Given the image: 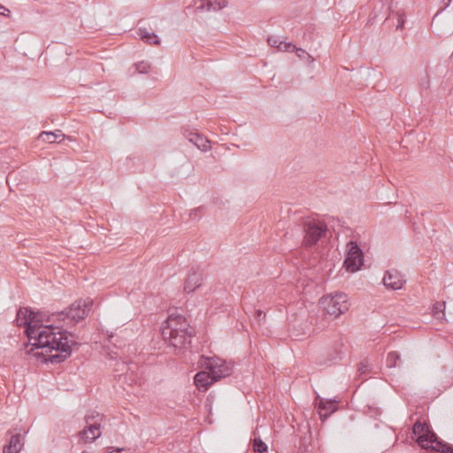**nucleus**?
<instances>
[{"instance_id": "nucleus-8", "label": "nucleus", "mask_w": 453, "mask_h": 453, "mask_svg": "<svg viewBox=\"0 0 453 453\" xmlns=\"http://www.w3.org/2000/svg\"><path fill=\"white\" fill-rule=\"evenodd\" d=\"M202 365L211 374L212 380L218 381L232 373L233 367L218 357H203Z\"/></svg>"}, {"instance_id": "nucleus-10", "label": "nucleus", "mask_w": 453, "mask_h": 453, "mask_svg": "<svg viewBox=\"0 0 453 453\" xmlns=\"http://www.w3.org/2000/svg\"><path fill=\"white\" fill-rule=\"evenodd\" d=\"M404 282L403 276L396 270L387 271L383 278L385 287L393 290L401 289Z\"/></svg>"}, {"instance_id": "nucleus-34", "label": "nucleus", "mask_w": 453, "mask_h": 453, "mask_svg": "<svg viewBox=\"0 0 453 453\" xmlns=\"http://www.w3.org/2000/svg\"><path fill=\"white\" fill-rule=\"evenodd\" d=\"M257 316H258V317H260V316L262 315L263 311H260V310H257Z\"/></svg>"}, {"instance_id": "nucleus-15", "label": "nucleus", "mask_w": 453, "mask_h": 453, "mask_svg": "<svg viewBox=\"0 0 453 453\" xmlns=\"http://www.w3.org/2000/svg\"><path fill=\"white\" fill-rule=\"evenodd\" d=\"M319 413L320 418H326L330 414L337 410V402L333 400L319 399L318 403Z\"/></svg>"}, {"instance_id": "nucleus-1", "label": "nucleus", "mask_w": 453, "mask_h": 453, "mask_svg": "<svg viewBox=\"0 0 453 453\" xmlns=\"http://www.w3.org/2000/svg\"><path fill=\"white\" fill-rule=\"evenodd\" d=\"M31 324L27 328L29 344L32 346L28 354L35 357L47 356L45 361L52 364L64 362L72 354V348L77 345L72 333L62 330L63 325L43 326L44 315L41 312H31Z\"/></svg>"}, {"instance_id": "nucleus-13", "label": "nucleus", "mask_w": 453, "mask_h": 453, "mask_svg": "<svg viewBox=\"0 0 453 453\" xmlns=\"http://www.w3.org/2000/svg\"><path fill=\"white\" fill-rule=\"evenodd\" d=\"M215 382L210 372L202 371L194 377V383L200 391H206L208 388Z\"/></svg>"}, {"instance_id": "nucleus-7", "label": "nucleus", "mask_w": 453, "mask_h": 453, "mask_svg": "<svg viewBox=\"0 0 453 453\" xmlns=\"http://www.w3.org/2000/svg\"><path fill=\"white\" fill-rule=\"evenodd\" d=\"M303 230L304 233L303 245L311 247L315 245L326 234V225L316 219H309L303 222Z\"/></svg>"}, {"instance_id": "nucleus-27", "label": "nucleus", "mask_w": 453, "mask_h": 453, "mask_svg": "<svg viewBox=\"0 0 453 453\" xmlns=\"http://www.w3.org/2000/svg\"><path fill=\"white\" fill-rule=\"evenodd\" d=\"M295 52L296 53L297 57L300 58H304L306 57L308 58H311L308 52L306 50H304L302 48H297L296 47L295 49Z\"/></svg>"}, {"instance_id": "nucleus-3", "label": "nucleus", "mask_w": 453, "mask_h": 453, "mask_svg": "<svg viewBox=\"0 0 453 453\" xmlns=\"http://www.w3.org/2000/svg\"><path fill=\"white\" fill-rule=\"evenodd\" d=\"M412 432L422 449L431 452L453 453V446L441 440L428 425L418 420L413 425Z\"/></svg>"}, {"instance_id": "nucleus-9", "label": "nucleus", "mask_w": 453, "mask_h": 453, "mask_svg": "<svg viewBox=\"0 0 453 453\" xmlns=\"http://www.w3.org/2000/svg\"><path fill=\"white\" fill-rule=\"evenodd\" d=\"M344 265L348 271L357 272L363 265V252L357 242H349L347 243V254Z\"/></svg>"}, {"instance_id": "nucleus-18", "label": "nucleus", "mask_w": 453, "mask_h": 453, "mask_svg": "<svg viewBox=\"0 0 453 453\" xmlns=\"http://www.w3.org/2000/svg\"><path fill=\"white\" fill-rule=\"evenodd\" d=\"M137 35L140 36V38L149 43V44H154V45H159L160 40L158 36L155 33H150L146 28L140 27L137 31Z\"/></svg>"}, {"instance_id": "nucleus-17", "label": "nucleus", "mask_w": 453, "mask_h": 453, "mask_svg": "<svg viewBox=\"0 0 453 453\" xmlns=\"http://www.w3.org/2000/svg\"><path fill=\"white\" fill-rule=\"evenodd\" d=\"M31 312L29 308H20L17 312L16 322L19 326H24L26 329L31 324Z\"/></svg>"}, {"instance_id": "nucleus-26", "label": "nucleus", "mask_w": 453, "mask_h": 453, "mask_svg": "<svg viewBox=\"0 0 453 453\" xmlns=\"http://www.w3.org/2000/svg\"><path fill=\"white\" fill-rule=\"evenodd\" d=\"M267 42L270 46L279 49V44L281 42V41H280V39L276 36H269L267 38Z\"/></svg>"}, {"instance_id": "nucleus-24", "label": "nucleus", "mask_w": 453, "mask_h": 453, "mask_svg": "<svg viewBox=\"0 0 453 453\" xmlns=\"http://www.w3.org/2000/svg\"><path fill=\"white\" fill-rule=\"evenodd\" d=\"M135 67L140 73H148L150 70V65L147 61H141L135 64Z\"/></svg>"}, {"instance_id": "nucleus-19", "label": "nucleus", "mask_w": 453, "mask_h": 453, "mask_svg": "<svg viewBox=\"0 0 453 453\" xmlns=\"http://www.w3.org/2000/svg\"><path fill=\"white\" fill-rule=\"evenodd\" d=\"M65 134L60 130H56L55 132H42L39 135V138L45 142L53 143L56 142L58 139L61 141L64 139Z\"/></svg>"}, {"instance_id": "nucleus-4", "label": "nucleus", "mask_w": 453, "mask_h": 453, "mask_svg": "<svg viewBox=\"0 0 453 453\" xmlns=\"http://www.w3.org/2000/svg\"><path fill=\"white\" fill-rule=\"evenodd\" d=\"M92 303L93 301L88 298L86 300H76L65 310L52 312L48 317L47 321L53 323L63 322L66 326L75 325L88 316Z\"/></svg>"}, {"instance_id": "nucleus-5", "label": "nucleus", "mask_w": 453, "mask_h": 453, "mask_svg": "<svg viewBox=\"0 0 453 453\" xmlns=\"http://www.w3.org/2000/svg\"><path fill=\"white\" fill-rule=\"evenodd\" d=\"M324 311L334 318L345 313L349 310L347 295L342 292L331 294L320 299Z\"/></svg>"}, {"instance_id": "nucleus-30", "label": "nucleus", "mask_w": 453, "mask_h": 453, "mask_svg": "<svg viewBox=\"0 0 453 453\" xmlns=\"http://www.w3.org/2000/svg\"><path fill=\"white\" fill-rule=\"evenodd\" d=\"M127 453V451L124 448H118L111 451H109L108 453Z\"/></svg>"}, {"instance_id": "nucleus-22", "label": "nucleus", "mask_w": 453, "mask_h": 453, "mask_svg": "<svg viewBox=\"0 0 453 453\" xmlns=\"http://www.w3.org/2000/svg\"><path fill=\"white\" fill-rule=\"evenodd\" d=\"M398 361H400V354L397 351H390L386 358V365L388 368L396 367Z\"/></svg>"}, {"instance_id": "nucleus-23", "label": "nucleus", "mask_w": 453, "mask_h": 453, "mask_svg": "<svg viewBox=\"0 0 453 453\" xmlns=\"http://www.w3.org/2000/svg\"><path fill=\"white\" fill-rule=\"evenodd\" d=\"M444 308H445V302L443 303H435L433 306V313L434 316H436L438 319H441L440 314L441 313L442 316H444Z\"/></svg>"}, {"instance_id": "nucleus-29", "label": "nucleus", "mask_w": 453, "mask_h": 453, "mask_svg": "<svg viewBox=\"0 0 453 453\" xmlns=\"http://www.w3.org/2000/svg\"><path fill=\"white\" fill-rule=\"evenodd\" d=\"M202 208H196L195 210H193L191 212H190V217L192 219H196V218H200V211H201Z\"/></svg>"}, {"instance_id": "nucleus-2", "label": "nucleus", "mask_w": 453, "mask_h": 453, "mask_svg": "<svg viewBox=\"0 0 453 453\" xmlns=\"http://www.w3.org/2000/svg\"><path fill=\"white\" fill-rule=\"evenodd\" d=\"M194 334L195 331L186 318L180 314H171L162 327L163 339L174 349L177 355L190 348Z\"/></svg>"}, {"instance_id": "nucleus-6", "label": "nucleus", "mask_w": 453, "mask_h": 453, "mask_svg": "<svg viewBox=\"0 0 453 453\" xmlns=\"http://www.w3.org/2000/svg\"><path fill=\"white\" fill-rule=\"evenodd\" d=\"M101 420L98 412L92 411L85 416V427L79 433V437L84 442H93L101 436Z\"/></svg>"}, {"instance_id": "nucleus-14", "label": "nucleus", "mask_w": 453, "mask_h": 453, "mask_svg": "<svg viewBox=\"0 0 453 453\" xmlns=\"http://www.w3.org/2000/svg\"><path fill=\"white\" fill-rule=\"evenodd\" d=\"M197 11L218 12L227 5L226 0H200Z\"/></svg>"}, {"instance_id": "nucleus-21", "label": "nucleus", "mask_w": 453, "mask_h": 453, "mask_svg": "<svg viewBox=\"0 0 453 453\" xmlns=\"http://www.w3.org/2000/svg\"><path fill=\"white\" fill-rule=\"evenodd\" d=\"M252 449L256 453H267L268 446L259 437L254 438L252 442Z\"/></svg>"}, {"instance_id": "nucleus-16", "label": "nucleus", "mask_w": 453, "mask_h": 453, "mask_svg": "<svg viewBox=\"0 0 453 453\" xmlns=\"http://www.w3.org/2000/svg\"><path fill=\"white\" fill-rule=\"evenodd\" d=\"M203 276L202 273L198 272H193L188 274L185 283H184V291L186 293H192L197 288H199L202 284Z\"/></svg>"}, {"instance_id": "nucleus-33", "label": "nucleus", "mask_w": 453, "mask_h": 453, "mask_svg": "<svg viewBox=\"0 0 453 453\" xmlns=\"http://www.w3.org/2000/svg\"><path fill=\"white\" fill-rule=\"evenodd\" d=\"M443 2H444V4H445V6H444V7H447V6H449V4H450L451 0H443Z\"/></svg>"}, {"instance_id": "nucleus-31", "label": "nucleus", "mask_w": 453, "mask_h": 453, "mask_svg": "<svg viewBox=\"0 0 453 453\" xmlns=\"http://www.w3.org/2000/svg\"><path fill=\"white\" fill-rule=\"evenodd\" d=\"M4 12H10V11L8 9H6L5 7L0 5V14L4 15L5 14Z\"/></svg>"}, {"instance_id": "nucleus-25", "label": "nucleus", "mask_w": 453, "mask_h": 453, "mask_svg": "<svg viewBox=\"0 0 453 453\" xmlns=\"http://www.w3.org/2000/svg\"><path fill=\"white\" fill-rule=\"evenodd\" d=\"M296 45L291 42H281L279 44V50L285 52H293L295 51Z\"/></svg>"}, {"instance_id": "nucleus-11", "label": "nucleus", "mask_w": 453, "mask_h": 453, "mask_svg": "<svg viewBox=\"0 0 453 453\" xmlns=\"http://www.w3.org/2000/svg\"><path fill=\"white\" fill-rule=\"evenodd\" d=\"M184 136L188 140L189 142L193 143L197 149L203 152L208 151L211 149L210 141L198 132L185 131Z\"/></svg>"}, {"instance_id": "nucleus-32", "label": "nucleus", "mask_w": 453, "mask_h": 453, "mask_svg": "<svg viewBox=\"0 0 453 453\" xmlns=\"http://www.w3.org/2000/svg\"><path fill=\"white\" fill-rule=\"evenodd\" d=\"M366 368H367V365L362 363L361 366L359 367V371L363 372L365 371V369H366Z\"/></svg>"}, {"instance_id": "nucleus-28", "label": "nucleus", "mask_w": 453, "mask_h": 453, "mask_svg": "<svg viewBox=\"0 0 453 453\" xmlns=\"http://www.w3.org/2000/svg\"><path fill=\"white\" fill-rule=\"evenodd\" d=\"M403 26H404L403 16V15H398L396 28L397 29H403Z\"/></svg>"}, {"instance_id": "nucleus-35", "label": "nucleus", "mask_w": 453, "mask_h": 453, "mask_svg": "<svg viewBox=\"0 0 453 453\" xmlns=\"http://www.w3.org/2000/svg\"><path fill=\"white\" fill-rule=\"evenodd\" d=\"M81 453H86V452H84V451H83V452H81Z\"/></svg>"}, {"instance_id": "nucleus-12", "label": "nucleus", "mask_w": 453, "mask_h": 453, "mask_svg": "<svg viewBox=\"0 0 453 453\" xmlns=\"http://www.w3.org/2000/svg\"><path fill=\"white\" fill-rule=\"evenodd\" d=\"M23 441L24 438L20 434H12L3 449V453H19L24 446Z\"/></svg>"}, {"instance_id": "nucleus-20", "label": "nucleus", "mask_w": 453, "mask_h": 453, "mask_svg": "<svg viewBox=\"0 0 453 453\" xmlns=\"http://www.w3.org/2000/svg\"><path fill=\"white\" fill-rule=\"evenodd\" d=\"M342 346V343L335 345L334 353L329 355L328 362L326 363V365H330L332 364H335L342 358V352L341 350Z\"/></svg>"}]
</instances>
